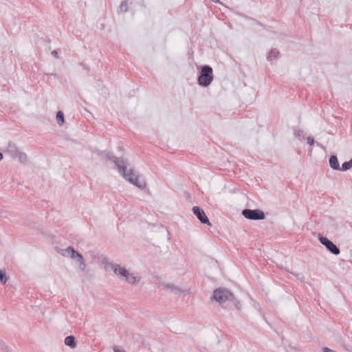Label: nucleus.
I'll return each instance as SVG.
<instances>
[{
	"instance_id": "1",
	"label": "nucleus",
	"mask_w": 352,
	"mask_h": 352,
	"mask_svg": "<svg viewBox=\"0 0 352 352\" xmlns=\"http://www.w3.org/2000/svg\"><path fill=\"white\" fill-rule=\"evenodd\" d=\"M105 158L114 162L118 172L123 176V177L137 186L141 190H144L146 187V182L142 179L140 180L139 176L135 175L132 168H127L129 165L128 160L124 157H117L111 153H107Z\"/></svg>"
},
{
	"instance_id": "2",
	"label": "nucleus",
	"mask_w": 352,
	"mask_h": 352,
	"mask_svg": "<svg viewBox=\"0 0 352 352\" xmlns=\"http://www.w3.org/2000/svg\"><path fill=\"white\" fill-rule=\"evenodd\" d=\"M212 298L221 304L230 302L238 310H240L241 308L240 302L234 297V294L226 288L219 287L216 289L213 292Z\"/></svg>"
},
{
	"instance_id": "3",
	"label": "nucleus",
	"mask_w": 352,
	"mask_h": 352,
	"mask_svg": "<svg viewBox=\"0 0 352 352\" xmlns=\"http://www.w3.org/2000/svg\"><path fill=\"white\" fill-rule=\"evenodd\" d=\"M57 252L65 257H69L73 260H76L80 272L85 270L87 265L83 256L78 251H76L72 246H69L65 249H57Z\"/></svg>"
},
{
	"instance_id": "4",
	"label": "nucleus",
	"mask_w": 352,
	"mask_h": 352,
	"mask_svg": "<svg viewBox=\"0 0 352 352\" xmlns=\"http://www.w3.org/2000/svg\"><path fill=\"white\" fill-rule=\"evenodd\" d=\"M213 79L212 68L208 65H202L197 77L198 85L203 87H207L212 83Z\"/></svg>"
},
{
	"instance_id": "5",
	"label": "nucleus",
	"mask_w": 352,
	"mask_h": 352,
	"mask_svg": "<svg viewBox=\"0 0 352 352\" xmlns=\"http://www.w3.org/2000/svg\"><path fill=\"white\" fill-rule=\"evenodd\" d=\"M5 152L9 154L12 158L18 160L21 163L24 164L28 162L27 155L21 151L14 143L9 142Z\"/></svg>"
},
{
	"instance_id": "6",
	"label": "nucleus",
	"mask_w": 352,
	"mask_h": 352,
	"mask_svg": "<svg viewBox=\"0 0 352 352\" xmlns=\"http://www.w3.org/2000/svg\"><path fill=\"white\" fill-rule=\"evenodd\" d=\"M241 214L245 218L250 220H263L265 217L264 212L259 209L245 208L242 210Z\"/></svg>"
},
{
	"instance_id": "7",
	"label": "nucleus",
	"mask_w": 352,
	"mask_h": 352,
	"mask_svg": "<svg viewBox=\"0 0 352 352\" xmlns=\"http://www.w3.org/2000/svg\"><path fill=\"white\" fill-rule=\"evenodd\" d=\"M318 239L320 243L325 246V248L333 254L338 255L340 254V250L327 237L319 234Z\"/></svg>"
},
{
	"instance_id": "8",
	"label": "nucleus",
	"mask_w": 352,
	"mask_h": 352,
	"mask_svg": "<svg viewBox=\"0 0 352 352\" xmlns=\"http://www.w3.org/2000/svg\"><path fill=\"white\" fill-rule=\"evenodd\" d=\"M103 263L106 267H110L111 270H113L114 273L117 276H120L122 277H125L126 275H129V270L125 269L124 267H120L118 264H115L111 262H109L107 260L104 259L103 261Z\"/></svg>"
},
{
	"instance_id": "9",
	"label": "nucleus",
	"mask_w": 352,
	"mask_h": 352,
	"mask_svg": "<svg viewBox=\"0 0 352 352\" xmlns=\"http://www.w3.org/2000/svg\"><path fill=\"white\" fill-rule=\"evenodd\" d=\"M192 212L197 218L204 224L210 225V221L205 212L199 206H193Z\"/></svg>"
},
{
	"instance_id": "10",
	"label": "nucleus",
	"mask_w": 352,
	"mask_h": 352,
	"mask_svg": "<svg viewBox=\"0 0 352 352\" xmlns=\"http://www.w3.org/2000/svg\"><path fill=\"white\" fill-rule=\"evenodd\" d=\"M162 285L164 289L170 290L171 292L174 293L175 294H179L182 292V290L179 287L174 285L173 284L162 283Z\"/></svg>"
},
{
	"instance_id": "11",
	"label": "nucleus",
	"mask_w": 352,
	"mask_h": 352,
	"mask_svg": "<svg viewBox=\"0 0 352 352\" xmlns=\"http://www.w3.org/2000/svg\"><path fill=\"white\" fill-rule=\"evenodd\" d=\"M329 165L332 169L340 170V164L338 162V157L336 155H331L329 157Z\"/></svg>"
},
{
	"instance_id": "12",
	"label": "nucleus",
	"mask_w": 352,
	"mask_h": 352,
	"mask_svg": "<svg viewBox=\"0 0 352 352\" xmlns=\"http://www.w3.org/2000/svg\"><path fill=\"white\" fill-rule=\"evenodd\" d=\"M65 344L74 349L76 346V340L74 336H68L65 338Z\"/></svg>"
},
{
	"instance_id": "13",
	"label": "nucleus",
	"mask_w": 352,
	"mask_h": 352,
	"mask_svg": "<svg viewBox=\"0 0 352 352\" xmlns=\"http://www.w3.org/2000/svg\"><path fill=\"white\" fill-rule=\"evenodd\" d=\"M280 56V52L276 49H272L268 54L267 59L269 61H273L278 59Z\"/></svg>"
},
{
	"instance_id": "14",
	"label": "nucleus",
	"mask_w": 352,
	"mask_h": 352,
	"mask_svg": "<svg viewBox=\"0 0 352 352\" xmlns=\"http://www.w3.org/2000/svg\"><path fill=\"white\" fill-rule=\"evenodd\" d=\"M125 280L129 283V284H136L139 280L140 278H138L135 276L133 273H130L129 272V275H126L124 277Z\"/></svg>"
},
{
	"instance_id": "15",
	"label": "nucleus",
	"mask_w": 352,
	"mask_h": 352,
	"mask_svg": "<svg viewBox=\"0 0 352 352\" xmlns=\"http://www.w3.org/2000/svg\"><path fill=\"white\" fill-rule=\"evenodd\" d=\"M56 121L57 123L62 126L64 124L65 119H64V113L62 111H58L56 113Z\"/></svg>"
},
{
	"instance_id": "16",
	"label": "nucleus",
	"mask_w": 352,
	"mask_h": 352,
	"mask_svg": "<svg viewBox=\"0 0 352 352\" xmlns=\"http://www.w3.org/2000/svg\"><path fill=\"white\" fill-rule=\"evenodd\" d=\"M294 135L295 137L298 138L301 140H303L305 138L304 131L299 128L294 129Z\"/></svg>"
},
{
	"instance_id": "17",
	"label": "nucleus",
	"mask_w": 352,
	"mask_h": 352,
	"mask_svg": "<svg viewBox=\"0 0 352 352\" xmlns=\"http://www.w3.org/2000/svg\"><path fill=\"white\" fill-rule=\"evenodd\" d=\"M351 167H352V158L349 161L344 162L342 164V166L340 167V170L346 171V170H349Z\"/></svg>"
},
{
	"instance_id": "18",
	"label": "nucleus",
	"mask_w": 352,
	"mask_h": 352,
	"mask_svg": "<svg viewBox=\"0 0 352 352\" xmlns=\"http://www.w3.org/2000/svg\"><path fill=\"white\" fill-rule=\"evenodd\" d=\"M128 10V2L126 1H122L119 6V12H126Z\"/></svg>"
},
{
	"instance_id": "19",
	"label": "nucleus",
	"mask_w": 352,
	"mask_h": 352,
	"mask_svg": "<svg viewBox=\"0 0 352 352\" xmlns=\"http://www.w3.org/2000/svg\"><path fill=\"white\" fill-rule=\"evenodd\" d=\"M0 282L2 283V284H6V282H7V276H6V274L5 272H3V270H0Z\"/></svg>"
},
{
	"instance_id": "20",
	"label": "nucleus",
	"mask_w": 352,
	"mask_h": 352,
	"mask_svg": "<svg viewBox=\"0 0 352 352\" xmlns=\"http://www.w3.org/2000/svg\"><path fill=\"white\" fill-rule=\"evenodd\" d=\"M341 346L347 351L352 352V346L346 343L344 341L340 342Z\"/></svg>"
},
{
	"instance_id": "21",
	"label": "nucleus",
	"mask_w": 352,
	"mask_h": 352,
	"mask_svg": "<svg viewBox=\"0 0 352 352\" xmlns=\"http://www.w3.org/2000/svg\"><path fill=\"white\" fill-rule=\"evenodd\" d=\"M0 349L5 352H8V346L3 341H0Z\"/></svg>"
},
{
	"instance_id": "22",
	"label": "nucleus",
	"mask_w": 352,
	"mask_h": 352,
	"mask_svg": "<svg viewBox=\"0 0 352 352\" xmlns=\"http://www.w3.org/2000/svg\"><path fill=\"white\" fill-rule=\"evenodd\" d=\"M113 352H126L124 349L116 346L113 347Z\"/></svg>"
},
{
	"instance_id": "23",
	"label": "nucleus",
	"mask_w": 352,
	"mask_h": 352,
	"mask_svg": "<svg viewBox=\"0 0 352 352\" xmlns=\"http://www.w3.org/2000/svg\"><path fill=\"white\" fill-rule=\"evenodd\" d=\"M314 142H315V141H314V138H313V137L309 136V137H308V138H307V143H308L309 145H311V146L314 145Z\"/></svg>"
},
{
	"instance_id": "24",
	"label": "nucleus",
	"mask_w": 352,
	"mask_h": 352,
	"mask_svg": "<svg viewBox=\"0 0 352 352\" xmlns=\"http://www.w3.org/2000/svg\"><path fill=\"white\" fill-rule=\"evenodd\" d=\"M322 350L323 352H336V351H333L328 347H324Z\"/></svg>"
},
{
	"instance_id": "25",
	"label": "nucleus",
	"mask_w": 352,
	"mask_h": 352,
	"mask_svg": "<svg viewBox=\"0 0 352 352\" xmlns=\"http://www.w3.org/2000/svg\"><path fill=\"white\" fill-rule=\"evenodd\" d=\"M52 55L54 56V57H56V58H58V53L56 50H53L52 52Z\"/></svg>"
},
{
	"instance_id": "26",
	"label": "nucleus",
	"mask_w": 352,
	"mask_h": 352,
	"mask_svg": "<svg viewBox=\"0 0 352 352\" xmlns=\"http://www.w3.org/2000/svg\"><path fill=\"white\" fill-rule=\"evenodd\" d=\"M3 159V154L0 153V161H1Z\"/></svg>"
}]
</instances>
